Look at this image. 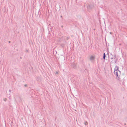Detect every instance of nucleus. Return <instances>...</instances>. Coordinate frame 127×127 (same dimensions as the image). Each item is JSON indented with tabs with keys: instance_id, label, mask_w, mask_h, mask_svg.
I'll list each match as a JSON object with an SVG mask.
<instances>
[{
	"instance_id": "f257e3e1",
	"label": "nucleus",
	"mask_w": 127,
	"mask_h": 127,
	"mask_svg": "<svg viewBox=\"0 0 127 127\" xmlns=\"http://www.w3.org/2000/svg\"><path fill=\"white\" fill-rule=\"evenodd\" d=\"M119 68V67L118 66H117L116 65V66L114 68V73L117 77H116L117 79L119 80V77L121 75V72L118 70Z\"/></svg>"
},
{
	"instance_id": "f03ea898",
	"label": "nucleus",
	"mask_w": 127,
	"mask_h": 127,
	"mask_svg": "<svg viewBox=\"0 0 127 127\" xmlns=\"http://www.w3.org/2000/svg\"><path fill=\"white\" fill-rule=\"evenodd\" d=\"M95 56H92L90 57V59L91 61L95 59Z\"/></svg>"
},
{
	"instance_id": "7ed1b4c3",
	"label": "nucleus",
	"mask_w": 127,
	"mask_h": 127,
	"mask_svg": "<svg viewBox=\"0 0 127 127\" xmlns=\"http://www.w3.org/2000/svg\"><path fill=\"white\" fill-rule=\"evenodd\" d=\"M105 53H104L103 54V58L104 60L105 59Z\"/></svg>"
},
{
	"instance_id": "20e7f679",
	"label": "nucleus",
	"mask_w": 127,
	"mask_h": 127,
	"mask_svg": "<svg viewBox=\"0 0 127 127\" xmlns=\"http://www.w3.org/2000/svg\"><path fill=\"white\" fill-rule=\"evenodd\" d=\"M88 124V123L87 122H84V124L85 125H86L87 124Z\"/></svg>"
},
{
	"instance_id": "39448f33",
	"label": "nucleus",
	"mask_w": 127,
	"mask_h": 127,
	"mask_svg": "<svg viewBox=\"0 0 127 127\" xmlns=\"http://www.w3.org/2000/svg\"><path fill=\"white\" fill-rule=\"evenodd\" d=\"M7 100V99L6 98H3V100L5 101Z\"/></svg>"
},
{
	"instance_id": "423d86ee",
	"label": "nucleus",
	"mask_w": 127,
	"mask_h": 127,
	"mask_svg": "<svg viewBox=\"0 0 127 127\" xmlns=\"http://www.w3.org/2000/svg\"><path fill=\"white\" fill-rule=\"evenodd\" d=\"M58 73H59V72H58V71H56V72L55 73V74H58Z\"/></svg>"
},
{
	"instance_id": "0eeeda50",
	"label": "nucleus",
	"mask_w": 127,
	"mask_h": 127,
	"mask_svg": "<svg viewBox=\"0 0 127 127\" xmlns=\"http://www.w3.org/2000/svg\"><path fill=\"white\" fill-rule=\"evenodd\" d=\"M26 86V85H25V86Z\"/></svg>"
}]
</instances>
